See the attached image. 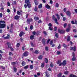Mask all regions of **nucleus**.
Segmentation results:
<instances>
[{
	"label": "nucleus",
	"instance_id": "nucleus-1",
	"mask_svg": "<svg viewBox=\"0 0 77 77\" xmlns=\"http://www.w3.org/2000/svg\"><path fill=\"white\" fill-rule=\"evenodd\" d=\"M6 26V23L5 21H0V28L1 29H4Z\"/></svg>",
	"mask_w": 77,
	"mask_h": 77
},
{
	"label": "nucleus",
	"instance_id": "nucleus-2",
	"mask_svg": "<svg viewBox=\"0 0 77 77\" xmlns=\"http://www.w3.org/2000/svg\"><path fill=\"white\" fill-rule=\"evenodd\" d=\"M25 2L27 4V6L29 8H31V4L30 3L29 0H25Z\"/></svg>",
	"mask_w": 77,
	"mask_h": 77
},
{
	"label": "nucleus",
	"instance_id": "nucleus-3",
	"mask_svg": "<svg viewBox=\"0 0 77 77\" xmlns=\"http://www.w3.org/2000/svg\"><path fill=\"white\" fill-rule=\"evenodd\" d=\"M7 45H8V48H10V49L11 50V51H14V49L13 48H12L11 46V43L10 42H7Z\"/></svg>",
	"mask_w": 77,
	"mask_h": 77
},
{
	"label": "nucleus",
	"instance_id": "nucleus-4",
	"mask_svg": "<svg viewBox=\"0 0 77 77\" xmlns=\"http://www.w3.org/2000/svg\"><path fill=\"white\" fill-rule=\"evenodd\" d=\"M66 63V61L64 60L63 63H61L59 64V66H62V65H63V66H65Z\"/></svg>",
	"mask_w": 77,
	"mask_h": 77
},
{
	"label": "nucleus",
	"instance_id": "nucleus-5",
	"mask_svg": "<svg viewBox=\"0 0 77 77\" xmlns=\"http://www.w3.org/2000/svg\"><path fill=\"white\" fill-rule=\"evenodd\" d=\"M33 21V19H28L27 20V24H29L30 23V22Z\"/></svg>",
	"mask_w": 77,
	"mask_h": 77
},
{
	"label": "nucleus",
	"instance_id": "nucleus-6",
	"mask_svg": "<svg viewBox=\"0 0 77 77\" xmlns=\"http://www.w3.org/2000/svg\"><path fill=\"white\" fill-rule=\"evenodd\" d=\"M70 50H73L74 51H76V47L74 46L73 47H71L70 48Z\"/></svg>",
	"mask_w": 77,
	"mask_h": 77
},
{
	"label": "nucleus",
	"instance_id": "nucleus-7",
	"mask_svg": "<svg viewBox=\"0 0 77 77\" xmlns=\"http://www.w3.org/2000/svg\"><path fill=\"white\" fill-rule=\"evenodd\" d=\"M24 34H25L24 32L23 31H21L20 33L19 36H20V37H21V36H22L23 35H24Z\"/></svg>",
	"mask_w": 77,
	"mask_h": 77
},
{
	"label": "nucleus",
	"instance_id": "nucleus-8",
	"mask_svg": "<svg viewBox=\"0 0 77 77\" xmlns=\"http://www.w3.org/2000/svg\"><path fill=\"white\" fill-rule=\"evenodd\" d=\"M28 54H29V52L27 51H26L23 53V56L25 57L28 56Z\"/></svg>",
	"mask_w": 77,
	"mask_h": 77
},
{
	"label": "nucleus",
	"instance_id": "nucleus-9",
	"mask_svg": "<svg viewBox=\"0 0 77 77\" xmlns=\"http://www.w3.org/2000/svg\"><path fill=\"white\" fill-rule=\"evenodd\" d=\"M58 32L62 34V33H63L64 32H65V31L62 30H60V29H58Z\"/></svg>",
	"mask_w": 77,
	"mask_h": 77
},
{
	"label": "nucleus",
	"instance_id": "nucleus-10",
	"mask_svg": "<svg viewBox=\"0 0 77 77\" xmlns=\"http://www.w3.org/2000/svg\"><path fill=\"white\" fill-rule=\"evenodd\" d=\"M20 19V16L16 15L14 17V19L15 20H18Z\"/></svg>",
	"mask_w": 77,
	"mask_h": 77
},
{
	"label": "nucleus",
	"instance_id": "nucleus-11",
	"mask_svg": "<svg viewBox=\"0 0 77 77\" xmlns=\"http://www.w3.org/2000/svg\"><path fill=\"white\" fill-rule=\"evenodd\" d=\"M42 42L43 45H45V40L44 38L43 39Z\"/></svg>",
	"mask_w": 77,
	"mask_h": 77
},
{
	"label": "nucleus",
	"instance_id": "nucleus-12",
	"mask_svg": "<svg viewBox=\"0 0 77 77\" xmlns=\"http://www.w3.org/2000/svg\"><path fill=\"white\" fill-rule=\"evenodd\" d=\"M34 3L35 4V5H38V1L36 0L34 1Z\"/></svg>",
	"mask_w": 77,
	"mask_h": 77
},
{
	"label": "nucleus",
	"instance_id": "nucleus-13",
	"mask_svg": "<svg viewBox=\"0 0 77 77\" xmlns=\"http://www.w3.org/2000/svg\"><path fill=\"white\" fill-rule=\"evenodd\" d=\"M17 13L18 15H20L21 14V12L19 11H17Z\"/></svg>",
	"mask_w": 77,
	"mask_h": 77
},
{
	"label": "nucleus",
	"instance_id": "nucleus-14",
	"mask_svg": "<svg viewBox=\"0 0 77 77\" xmlns=\"http://www.w3.org/2000/svg\"><path fill=\"white\" fill-rule=\"evenodd\" d=\"M69 77H77V76L75 75H74L73 74H71L70 75Z\"/></svg>",
	"mask_w": 77,
	"mask_h": 77
},
{
	"label": "nucleus",
	"instance_id": "nucleus-15",
	"mask_svg": "<svg viewBox=\"0 0 77 77\" xmlns=\"http://www.w3.org/2000/svg\"><path fill=\"white\" fill-rule=\"evenodd\" d=\"M46 8L47 9H50V7L48 4H47L45 6Z\"/></svg>",
	"mask_w": 77,
	"mask_h": 77
},
{
	"label": "nucleus",
	"instance_id": "nucleus-16",
	"mask_svg": "<svg viewBox=\"0 0 77 77\" xmlns=\"http://www.w3.org/2000/svg\"><path fill=\"white\" fill-rule=\"evenodd\" d=\"M67 41H69L70 39V36H67Z\"/></svg>",
	"mask_w": 77,
	"mask_h": 77
},
{
	"label": "nucleus",
	"instance_id": "nucleus-17",
	"mask_svg": "<svg viewBox=\"0 0 77 77\" xmlns=\"http://www.w3.org/2000/svg\"><path fill=\"white\" fill-rule=\"evenodd\" d=\"M34 9L36 12H37V11H38V8H37V7L36 6H35L34 8Z\"/></svg>",
	"mask_w": 77,
	"mask_h": 77
},
{
	"label": "nucleus",
	"instance_id": "nucleus-18",
	"mask_svg": "<svg viewBox=\"0 0 77 77\" xmlns=\"http://www.w3.org/2000/svg\"><path fill=\"white\" fill-rule=\"evenodd\" d=\"M61 61L60 60H58L57 62V64H60L61 63Z\"/></svg>",
	"mask_w": 77,
	"mask_h": 77
},
{
	"label": "nucleus",
	"instance_id": "nucleus-19",
	"mask_svg": "<svg viewBox=\"0 0 77 77\" xmlns=\"http://www.w3.org/2000/svg\"><path fill=\"white\" fill-rule=\"evenodd\" d=\"M66 14L67 15L69 16H70V15H71V13L69 11H67L66 13Z\"/></svg>",
	"mask_w": 77,
	"mask_h": 77
},
{
	"label": "nucleus",
	"instance_id": "nucleus-20",
	"mask_svg": "<svg viewBox=\"0 0 77 77\" xmlns=\"http://www.w3.org/2000/svg\"><path fill=\"white\" fill-rule=\"evenodd\" d=\"M34 37H35V36H34V35H31L30 36V39H33L34 38Z\"/></svg>",
	"mask_w": 77,
	"mask_h": 77
},
{
	"label": "nucleus",
	"instance_id": "nucleus-21",
	"mask_svg": "<svg viewBox=\"0 0 77 77\" xmlns=\"http://www.w3.org/2000/svg\"><path fill=\"white\" fill-rule=\"evenodd\" d=\"M54 20L56 23L57 24H58V23L57 22V18H55V19H54Z\"/></svg>",
	"mask_w": 77,
	"mask_h": 77
},
{
	"label": "nucleus",
	"instance_id": "nucleus-22",
	"mask_svg": "<svg viewBox=\"0 0 77 77\" xmlns=\"http://www.w3.org/2000/svg\"><path fill=\"white\" fill-rule=\"evenodd\" d=\"M14 69V72H17V68L16 67H14L13 68Z\"/></svg>",
	"mask_w": 77,
	"mask_h": 77
},
{
	"label": "nucleus",
	"instance_id": "nucleus-23",
	"mask_svg": "<svg viewBox=\"0 0 77 77\" xmlns=\"http://www.w3.org/2000/svg\"><path fill=\"white\" fill-rule=\"evenodd\" d=\"M56 15L57 17V18L58 20H60V17H59L60 16L58 14H56Z\"/></svg>",
	"mask_w": 77,
	"mask_h": 77
},
{
	"label": "nucleus",
	"instance_id": "nucleus-24",
	"mask_svg": "<svg viewBox=\"0 0 77 77\" xmlns=\"http://www.w3.org/2000/svg\"><path fill=\"white\" fill-rule=\"evenodd\" d=\"M39 59L41 60L42 59V55H40L38 57Z\"/></svg>",
	"mask_w": 77,
	"mask_h": 77
},
{
	"label": "nucleus",
	"instance_id": "nucleus-25",
	"mask_svg": "<svg viewBox=\"0 0 77 77\" xmlns=\"http://www.w3.org/2000/svg\"><path fill=\"white\" fill-rule=\"evenodd\" d=\"M42 4H41L39 5H38V8H42Z\"/></svg>",
	"mask_w": 77,
	"mask_h": 77
},
{
	"label": "nucleus",
	"instance_id": "nucleus-26",
	"mask_svg": "<svg viewBox=\"0 0 77 77\" xmlns=\"http://www.w3.org/2000/svg\"><path fill=\"white\" fill-rule=\"evenodd\" d=\"M22 66H24L26 65V63H25L24 61L22 62Z\"/></svg>",
	"mask_w": 77,
	"mask_h": 77
},
{
	"label": "nucleus",
	"instance_id": "nucleus-27",
	"mask_svg": "<svg viewBox=\"0 0 77 77\" xmlns=\"http://www.w3.org/2000/svg\"><path fill=\"white\" fill-rule=\"evenodd\" d=\"M72 61H74L76 60V58L75 57H73V58L72 59Z\"/></svg>",
	"mask_w": 77,
	"mask_h": 77
},
{
	"label": "nucleus",
	"instance_id": "nucleus-28",
	"mask_svg": "<svg viewBox=\"0 0 77 77\" xmlns=\"http://www.w3.org/2000/svg\"><path fill=\"white\" fill-rule=\"evenodd\" d=\"M34 19L35 20H39V18L36 17L35 16L34 17Z\"/></svg>",
	"mask_w": 77,
	"mask_h": 77
},
{
	"label": "nucleus",
	"instance_id": "nucleus-29",
	"mask_svg": "<svg viewBox=\"0 0 77 77\" xmlns=\"http://www.w3.org/2000/svg\"><path fill=\"white\" fill-rule=\"evenodd\" d=\"M34 53L35 54H38V53H39V52L38 50H35L34 52Z\"/></svg>",
	"mask_w": 77,
	"mask_h": 77
},
{
	"label": "nucleus",
	"instance_id": "nucleus-30",
	"mask_svg": "<svg viewBox=\"0 0 77 77\" xmlns=\"http://www.w3.org/2000/svg\"><path fill=\"white\" fill-rule=\"evenodd\" d=\"M44 65H45V63H42L41 66L42 67V68H43L44 66Z\"/></svg>",
	"mask_w": 77,
	"mask_h": 77
},
{
	"label": "nucleus",
	"instance_id": "nucleus-31",
	"mask_svg": "<svg viewBox=\"0 0 77 77\" xmlns=\"http://www.w3.org/2000/svg\"><path fill=\"white\" fill-rule=\"evenodd\" d=\"M29 68V66H28V65L24 67V69H27V68Z\"/></svg>",
	"mask_w": 77,
	"mask_h": 77
},
{
	"label": "nucleus",
	"instance_id": "nucleus-32",
	"mask_svg": "<svg viewBox=\"0 0 77 77\" xmlns=\"http://www.w3.org/2000/svg\"><path fill=\"white\" fill-rule=\"evenodd\" d=\"M57 76H58V77H61V76H62V73H60L58 74Z\"/></svg>",
	"mask_w": 77,
	"mask_h": 77
},
{
	"label": "nucleus",
	"instance_id": "nucleus-33",
	"mask_svg": "<svg viewBox=\"0 0 77 77\" xmlns=\"http://www.w3.org/2000/svg\"><path fill=\"white\" fill-rule=\"evenodd\" d=\"M9 37H8V36H6L4 38V39H9Z\"/></svg>",
	"mask_w": 77,
	"mask_h": 77
},
{
	"label": "nucleus",
	"instance_id": "nucleus-34",
	"mask_svg": "<svg viewBox=\"0 0 77 77\" xmlns=\"http://www.w3.org/2000/svg\"><path fill=\"white\" fill-rule=\"evenodd\" d=\"M30 68L31 69H32L33 68V65H30Z\"/></svg>",
	"mask_w": 77,
	"mask_h": 77
},
{
	"label": "nucleus",
	"instance_id": "nucleus-35",
	"mask_svg": "<svg viewBox=\"0 0 77 77\" xmlns=\"http://www.w3.org/2000/svg\"><path fill=\"white\" fill-rule=\"evenodd\" d=\"M45 49L46 51H48V47H45Z\"/></svg>",
	"mask_w": 77,
	"mask_h": 77
},
{
	"label": "nucleus",
	"instance_id": "nucleus-36",
	"mask_svg": "<svg viewBox=\"0 0 77 77\" xmlns=\"http://www.w3.org/2000/svg\"><path fill=\"white\" fill-rule=\"evenodd\" d=\"M72 57H75V53H74V52H72Z\"/></svg>",
	"mask_w": 77,
	"mask_h": 77
},
{
	"label": "nucleus",
	"instance_id": "nucleus-37",
	"mask_svg": "<svg viewBox=\"0 0 77 77\" xmlns=\"http://www.w3.org/2000/svg\"><path fill=\"white\" fill-rule=\"evenodd\" d=\"M55 6L56 8H58L59 7V4L57 3L55 5Z\"/></svg>",
	"mask_w": 77,
	"mask_h": 77
},
{
	"label": "nucleus",
	"instance_id": "nucleus-38",
	"mask_svg": "<svg viewBox=\"0 0 77 77\" xmlns=\"http://www.w3.org/2000/svg\"><path fill=\"white\" fill-rule=\"evenodd\" d=\"M69 30H70V29L69 28H67L66 29V32H69Z\"/></svg>",
	"mask_w": 77,
	"mask_h": 77
},
{
	"label": "nucleus",
	"instance_id": "nucleus-39",
	"mask_svg": "<svg viewBox=\"0 0 77 77\" xmlns=\"http://www.w3.org/2000/svg\"><path fill=\"white\" fill-rule=\"evenodd\" d=\"M69 72H64V74H65L66 75H67L68 74V73Z\"/></svg>",
	"mask_w": 77,
	"mask_h": 77
},
{
	"label": "nucleus",
	"instance_id": "nucleus-40",
	"mask_svg": "<svg viewBox=\"0 0 77 77\" xmlns=\"http://www.w3.org/2000/svg\"><path fill=\"white\" fill-rule=\"evenodd\" d=\"M55 35L56 37V38H58V34L57 33H56Z\"/></svg>",
	"mask_w": 77,
	"mask_h": 77
},
{
	"label": "nucleus",
	"instance_id": "nucleus-41",
	"mask_svg": "<svg viewBox=\"0 0 77 77\" xmlns=\"http://www.w3.org/2000/svg\"><path fill=\"white\" fill-rule=\"evenodd\" d=\"M7 12H8V13H9V12H10L11 11H10V10H9V9H8L7 10Z\"/></svg>",
	"mask_w": 77,
	"mask_h": 77
},
{
	"label": "nucleus",
	"instance_id": "nucleus-42",
	"mask_svg": "<svg viewBox=\"0 0 77 77\" xmlns=\"http://www.w3.org/2000/svg\"><path fill=\"white\" fill-rule=\"evenodd\" d=\"M9 54L10 56H12V55H13V53L10 52L9 53Z\"/></svg>",
	"mask_w": 77,
	"mask_h": 77
},
{
	"label": "nucleus",
	"instance_id": "nucleus-43",
	"mask_svg": "<svg viewBox=\"0 0 77 77\" xmlns=\"http://www.w3.org/2000/svg\"><path fill=\"white\" fill-rule=\"evenodd\" d=\"M45 61L46 63H48V59L47 58H45Z\"/></svg>",
	"mask_w": 77,
	"mask_h": 77
},
{
	"label": "nucleus",
	"instance_id": "nucleus-44",
	"mask_svg": "<svg viewBox=\"0 0 77 77\" xmlns=\"http://www.w3.org/2000/svg\"><path fill=\"white\" fill-rule=\"evenodd\" d=\"M57 54H58V55H59V54H60V52L59 51H57Z\"/></svg>",
	"mask_w": 77,
	"mask_h": 77
},
{
	"label": "nucleus",
	"instance_id": "nucleus-45",
	"mask_svg": "<svg viewBox=\"0 0 77 77\" xmlns=\"http://www.w3.org/2000/svg\"><path fill=\"white\" fill-rule=\"evenodd\" d=\"M16 46L17 47H20V44L18 43H17V44Z\"/></svg>",
	"mask_w": 77,
	"mask_h": 77
},
{
	"label": "nucleus",
	"instance_id": "nucleus-46",
	"mask_svg": "<svg viewBox=\"0 0 77 77\" xmlns=\"http://www.w3.org/2000/svg\"><path fill=\"white\" fill-rule=\"evenodd\" d=\"M53 66H53V64H52V63H51V64L50 65V66L51 67H53Z\"/></svg>",
	"mask_w": 77,
	"mask_h": 77
},
{
	"label": "nucleus",
	"instance_id": "nucleus-47",
	"mask_svg": "<svg viewBox=\"0 0 77 77\" xmlns=\"http://www.w3.org/2000/svg\"><path fill=\"white\" fill-rule=\"evenodd\" d=\"M48 26H49V27H51V26H52V25L51 24V23H49Z\"/></svg>",
	"mask_w": 77,
	"mask_h": 77
},
{
	"label": "nucleus",
	"instance_id": "nucleus-48",
	"mask_svg": "<svg viewBox=\"0 0 77 77\" xmlns=\"http://www.w3.org/2000/svg\"><path fill=\"white\" fill-rule=\"evenodd\" d=\"M53 40L51 41L50 43V45H52L53 44Z\"/></svg>",
	"mask_w": 77,
	"mask_h": 77
},
{
	"label": "nucleus",
	"instance_id": "nucleus-49",
	"mask_svg": "<svg viewBox=\"0 0 77 77\" xmlns=\"http://www.w3.org/2000/svg\"><path fill=\"white\" fill-rule=\"evenodd\" d=\"M33 35H36V32L34 31L32 32Z\"/></svg>",
	"mask_w": 77,
	"mask_h": 77
},
{
	"label": "nucleus",
	"instance_id": "nucleus-50",
	"mask_svg": "<svg viewBox=\"0 0 77 77\" xmlns=\"http://www.w3.org/2000/svg\"><path fill=\"white\" fill-rule=\"evenodd\" d=\"M71 23L72 24H75L73 20H72L71 22Z\"/></svg>",
	"mask_w": 77,
	"mask_h": 77
},
{
	"label": "nucleus",
	"instance_id": "nucleus-51",
	"mask_svg": "<svg viewBox=\"0 0 77 77\" xmlns=\"http://www.w3.org/2000/svg\"><path fill=\"white\" fill-rule=\"evenodd\" d=\"M64 27H66V26H67V23H65L64 24Z\"/></svg>",
	"mask_w": 77,
	"mask_h": 77
},
{
	"label": "nucleus",
	"instance_id": "nucleus-52",
	"mask_svg": "<svg viewBox=\"0 0 77 77\" xmlns=\"http://www.w3.org/2000/svg\"><path fill=\"white\" fill-rule=\"evenodd\" d=\"M50 41V39H48L47 41V44H48Z\"/></svg>",
	"mask_w": 77,
	"mask_h": 77
},
{
	"label": "nucleus",
	"instance_id": "nucleus-53",
	"mask_svg": "<svg viewBox=\"0 0 77 77\" xmlns=\"http://www.w3.org/2000/svg\"><path fill=\"white\" fill-rule=\"evenodd\" d=\"M61 48V46H60V44H59L58 47V49H59V48Z\"/></svg>",
	"mask_w": 77,
	"mask_h": 77
},
{
	"label": "nucleus",
	"instance_id": "nucleus-54",
	"mask_svg": "<svg viewBox=\"0 0 77 77\" xmlns=\"http://www.w3.org/2000/svg\"><path fill=\"white\" fill-rule=\"evenodd\" d=\"M8 6H11V4H10V3H9V2H8Z\"/></svg>",
	"mask_w": 77,
	"mask_h": 77
},
{
	"label": "nucleus",
	"instance_id": "nucleus-55",
	"mask_svg": "<svg viewBox=\"0 0 77 77\" xmlns=\"http://www.w3.org/2000/svg\"><path fill=\"white\" fill-rule=\"evenodd\" d=\"M30 29H31V30H32V29H33V26H30Z\"/></svg>",
	"mask_w": 77,
	"mask_h": 77
},
{
	"label": "nucleus",
	"instance_id": "nucleus-56",
	"mask_svg": "<svg viewBox=\"0 0 77 77\" xmlns=\"http://www.w3.org/2000/svg\"><path fill=\"white\" fill-rule=\"evenodd\" d=\"M17 2L16 1H14V3H13V5H16Z\"/></svg>",
	"mask_w": 77,
	"mask_h": 77
},
{
	"label": "nucleus",
	"instance_id": "nucleus-57",
	"mask_svg": "<svg viewBox=\"0 0 77 77\" xmlns=\"http://www.w3.org/2000/svg\"><path fill=\"white\" fill-rule=\"evenodd\" d=\"M26 46H24L22 47V50H23V51H24V48H25Z\"/></svg>",
	"mask_w": 77,
	"mask_h": 77
},
{
	"label": "nucleus",
	"instance_id": "nucleus-58",
	"mask_svg": "<svg viewBox=\"0 0 77 77\" xmlns=\"http://www.w3.org/2000/svg\"><path fill=\"white\" fill-rule=\"evenodd\" d=\"M38 23H42V21H41V20H39L38 21Z\"/></svg>",
	"mask_w": 77,
	"mask_h": 77
},
{
	"label": "nucleus",
	"instance_id": "nucleus-59",
	"mask_svg": "<svg viewBox=\"0 0 77 77\" xmlns=\"http://www.w3.org/2000/svg\"><path fill=\"white\" fill-rule=\"evenodd\" d=\"M52 18L54 20V19H55V16L54 15H53L52 16Z\"/></svg>",
	"mask_w": 77,
	"mask_h": 77
},
{
	"label": "nucleus",
	"instance_id": "nucleus-60",
	"mask_svg": "<svg viewBox=\"0 0 77 77\" xmlns=\"http://www.w3.org/2000/svg\"><path fill=\"white\" fill-rule=\"evenodd\" d=\"M49 29L50 30H53V29H52V28L50 27H49Z\"/></svg>",
	"mask_w": 77,
	"mask_h": 77
},
{
	"label": "nucleus",
	"instance_id": "nucleus-61",
	"mask_svg": "<svg viewBox=\"0 0 77 77\" xmlns=\"http://www.w3.org/2000/svg\"><path fill=\"white\" fill-rule=\"evenodd\" d=\"M46 76L47 77H49L50 75H48V74H47V73L46 72Z\"/></svg>",
	"mask_w": 77,
	"mask_h": 77
},
{
	"label": "nucleus",
	"instance_id": "nucleus-62",
	"mask_svg": "<svg viewBox=\"0 0 77 77\" xmlns=\"http://www.w3.org/2000/svg\"><path fill=\"white\" fill-rule=\"evenodd\" d=\"M43 33L45 35H47V33L45 32V31H43Z\"/></svg>",
	"mask_w": 77,
	"mask_h": 77
},
{
	"label": "nucleus",
	"instance_id": "nucleus-63",
	"mask_svg": "<svg viewBox=\"0 0 77 77\" xmlns=\"http://www.w3.org/2000/svg\"><path fill=\"white\" fill-rule=\"evenodd\" d=\"M2 13H0V17L1 18H2Z\"/></svg>",
	"mask_w": 77,
	"mask_h": 77
},
{
	"label": "nucleus",
	"instance_id": "nucleus-64",
	"mask_svg": "<svg viewBox=\"0 0 77 77\" xmlns=\"http://www.w3.org/2000/svg\"><path fill=\"white\" fill-rule=\"evenodd\" d=\"M74 11H75V13H77V9H75L74 10Z\"/></svg>",
	"mask_w": 77,
	"mask_h": 77
}]
</instances>
